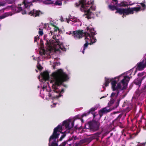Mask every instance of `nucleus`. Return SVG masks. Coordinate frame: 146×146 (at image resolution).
<instances>
[{"instance_id": "obj_1", "label": "nucleus", "mask_w": 146, "mask_h": 146, "mask_svg": "<svg viewBox=\"0 0 146 146\" xmlns=\"http://www.w3.org/2000/svg\"><path fill=\"white\" fill-rule=\"evenodd\" d=\"M52 75L54 79L51 81V82L52 83L53 81V82L52 85V87L53 89V91L55 93L59 94L58 95L54 96L53 98L58 99L63 96L61 94L64 92V89H62L60 91L58 87L61 85L64 82L68 81L69 78L68 75L61 69L53 72Z\"/></svg>"}, {"instance_id": "obj_2", "label": "nucleus", "mask_w": 146, "mask_h": 146, "mask_svg": "<svg viewBox=\"0 0 146 146\" xmlns=\"http://www.w3.org/2000/svg\"><path fill=\"white\" fill-rule=\"evenodd\" d=\"M115 2L112 1L110 5H108L109 8L111 11H113L116 10L115 13H118L120 15H123L122 17H125V15H128L130 14H133L134 11H135L137 12L140 11L141 7H134L132 8H118L117 5H115Z\"/></svg>"}, {"instance_id": "obj_3", "label": "nucleus", "mask_w": 146, "mask_h": 146, "mask_svg": "<svg viewBox=\"0 0 146 146\" xmlns=\"http://www.w3.org/2000/svg\"><path fill=\"white\" fill-rule=\"evenodd\" d=\"M130 80V78L127 76H125L124 78L121 80V83L122 84L123 87L121 88L120 83H118L116 87V90L115 92L111 93L110 97L111 98L110 101L108 103L109 106H110L114 102L115 100L117 97L119 93V90L121 89L123 90L126 88Z\"/></svg>"}, {"instance_id": "obj_4", "label": "nucleus", "mask_w": 146, "mask_h": 146, "mask_svg": "<svg viewBox=\"0 0 146 146\" xmlns=\"http://www.w3.org/2000/svg\"><path fill=\"white\" fill-rule=\"evenodd\" d=\"M86 30L89 32H85L84 36H85L86 43L83 46V50L82 53H84L85 49L87 48L89 44L92 45L96 42L97 40L94 36L96 35V31H94V28L90 27L89 26L86 28Z\"/></svg>"}, {"instance_id": "obj_5", "label": "nucleus", "mask_w": 146, "mask_h": 146, "mask_svg": "<svg viewBox=\"0 0 146 146\" xmlns=\"http://www.w3.org/2000/svg\"><path fill=\"white\" fill-rule=\"evenodd\" d=\"M75 5V6L76 7H79L81 5L80 9L82 11L85 13L84 15L86 16V17L88 19L94 18V14L91 11V10H95V9L92 6L89 9H88V6H87L86 0H80L79 3H76Z\"/></svg>"}, {"instance_id": "obj_6", "label": "nucleus", "mask_w": 146, "mask_h": 146, "mask_svg": "<svg viewBox=\"0 0 146 146\" xmlns=\"http://www.w3.org/2000/svg\"><path fill=\"white\" fill-rule=\"evenodd\" d=\"M52 37L54 40L44 38V40L46 41L45 44L46 46L48 48L53 46L56 51H59L60 49L63 51H66V49L64 47L62 43H60L58 39L55 38L56 36H53Z\"/></svg>"}, {"instance_id": "obj_7", "label": "nucleus", "mask_w": 146, "mask_h": 146, "mask_svg": "<svg viewBox=\"0 0 146 146\" xmlns=\"http://www.w3.org/2000/svg\"><path fill=\"white\" fill-rule=\"evenodd\" d=\"M61 129L62 127L60 125L54 129L53 133L49 139V146H58V140L56 141V139L59 137Z\"/></svg>"}, {"instance_id": "obj_8", "label": "nucleus", "mask_w": 146, "mask_h": 146, "mask_svg": "<svg viewBox=\"0 0 146 146\" xmlns=\"http://www.w3.org/2000/svg\"><path fill=\"white\" fill-rule=\"evenodd\" d=\"M100 125L99 121L93 119L86 123L84 128L86 129H89L91 131L95 132L99 129Z\"/></svg>"}, {"instance_id": "obj_9", "label": "nucleus", "mask_w": 146, "mask_h": 146, "mask_svg": "<svg viewBox=\"0 0 146 146\" xmlns=\"http://www.w3.org/2000/svg\"><path fill=\"white\" fill-rule=\"evenodd\" d=\"M113 80V78H110L105 77L104 85L105 87H107L108 86L109 83L111 82V87L113 91H115L116 90L115 88L117 82L116 80Z\"/></svg>"}, {"instance_id": "obj_10", "label": "nucleus", "mask_w": 146, "mask_h": 146, "mask_svg": "<svg viewBox=\"0 0 146 146\" xmlns=\"http://www.w3.org/2000/svg\"><path fill=\"white\" fill-rule=\"evenodd\" d=\"M43 14V13L39 10L33 9L28 13V14L34 17H39Z\"/></svg>"}, {"instance_id": "obj_11", "label": "nucleus", "mask_w": 146, "mask_h": 146, "mask_svg": "<svg viewBox=\"0 0 146 146\" xmlns=\"http://www.w3.org/2000/svg\"><path fill=\"white\" fill-rule=\"evenodd\" d=\"M73 36H74L75 39L77 38L80 39L82 37L83 34V31L76 30L75 31H73Z\"/></svg>"}, {"instance_id": "obj_12", "label": "nucleus", "mask_w": 146, "mask_h": 146, "mask_svg": "<svg viewBox=\"0 0 146 146\" xmlns=\"http://www.w3.org/2000/svg\"><path fill=\"white\" fill-rule=\"evenodd\" d=\"M70 122L68 121H63L62 125H60V126L62 127V126H65L66 128L67 129L66 131V132H67L68 133H70L69 131L71 129V127L69 126ZM61 129H62V128Z\"/></svg>"}, {"instance_id": "obj_13", "label": "nucleus", "mask_w": 146, "mask_h": 146, "mask_svg": "<svg viewBox=\"0 0 146 146\" xmlns=\"http://www.w3.org/2000/svg\"><path fill=\"white\" fill-rule=\"evenodd\" d=\"M145 67L143 62L142 61L137 63L136 69L139 70H142Z\"/></svg>"}, {"instance_id": "obj_14", "label": "nucleus", "mask_w": 146, "mask_h": 146, "mask_svg": "<svg viewBox=\"0 0 146 146\" xmlns=\"http://www.w3.org/2000/svg\"><path fill=\"white\" fill-rule=\"evenodd\" d=\"M122 114H121L119 115L113 121V123L114 124L119 125H121V123L119 122V120L122 117Z\"/></svg>"}, {"instance_id": "obj_15", "label": "nucleus", "mask_w": 146, "mask_h": 146, "mask_svg": "<svg viewBox=\"0 0 146 146\" xmlns=\"http://www.w3.org/2000/svg\"><path fill=\"white\" fill-rule=\"evenodd\" d=\"M42 78L45 81L48 80L49 79V73L47 71H44L41 74Z\"/></svg>"}, {"instance_id": "obj_16", "label": "nucleus", "mask_w": 146, "mask_h": 146, "mask_svg": "<svg viewBox=\"0 0 146 146\" xmlns=\"http://www.w3.org/2000/svg\"><path fill=\"white\" fill-rule=\"evenodd\" d=\"M144 79V77L141 78H137L135 79L134 81V84L140 87L141 85L142 81Z\"/></svg>"}, {"instance_id": "obj_17", "label": "nucleus", "mask_w": 146, "mask_h": 146, "mask_svg": "<svg viewBox=\"0 0 146 146\" xmlns=\"http://www.w3.org/2000/svg\"><path fill=\"white\" fill-rule=\"evenodd\" d=\"M101 132H98L92 135L91 136L92 140L96 139L97 140H99V138L101 135Z\"/></svg>"}, {"instance_id": "obj_18", "label": "nucleus", "mask_w": 146, "mask_h": 146, "mask_svg": "<svg viewBox=\"0 0 146 146\" xmlns=\"http://www.w3.org/2000/svg\"><path fill=\"white\" fill-rule=\"evenodd\" d=\"M116 5H117V6L123 7H128L129 5L127 4V2L124 1H123L121 2L119 4H118L117 3Z\"/></svg>"}, {"instance_id": "obj_19", "label": "nucleus", "mask_w": 146, "mask_h": 146, "mask_svg": "<svg viewBox=\"0 0 146 146\" xmlns=\"http://www.w3.org/2000/svg\"><path fill=\"white\" fill-rule=\"evenodd\" d=\"M110 111L108 110L107 109L106 107H105L100 110L99 112L100 116L102 115V113L108 112Z\"/></svg>"}, {"instance_id": "obj_20", "label": "nucleus", "mask_w": 146, "mask_h": 146, "mask_svg": "<svg viewBox=\"0 0 146 146\" xmlns=\"http://www.w3.org/2000/svg\"><path fill=\"white\" fill-rule=\"evenodd\" d=\"M97 109V108H91L88 111V112L90 113L93 114V116L94 118L96 116V115L95 113H94V112L95 111V110H96Z\"/></svg>"}, {"instance_id": "obj_21", "label": "nucleus", "mask_w": 146, "mask_h": 146, "mask_svg": "<svg viewBox=\"0 0 146 146\" xmlns=\"http://www.w3.org/2000/svg\"><path fill=\"white\" fill-rule=\"evenodd\" d=\"M121 99V98H119L116 101L115 103V106L113 107V109L116 108L118 107L119 105V102Z\"/></svg>"}, {"instance_id": "obj_22", "label": "nucleus", "mask_w": 146, "mask_h": 146, "mask_svg": "<svg viewBox=\"0 0 146 146\" xmlns=\"http://www.w3.org/2000/svg\"><path fill=\"white\" fill-rule=\"evenodd\" d=\"M62 0H57L55 3H54V5L61 6L62 5Z\"/></svg>"}, {"instance_id": "obj_23", "label": "nucleus", "mask_w": 146, "mask_h": 146, "mask_svg": "<svg viewBox=\"0 0 146 146\" xmlns=\"http://www.w3.org/2000/svg\"><path fill=\"white\" fill-rule=\"evenodd\" d=\"M145 72H142L141 73H139L137 76H138V78H142L144 77V79L145 78L146 75L144 76L145 74Z\"/></svg>"}, {"instance_id": "obj_24", "label": "nucleus", "mask_w": 146, "mask_h": 146, "mask_svg": "<svg viewBox=\"0 0 146 146\" xmlns=\"http://www.w3.org/2000/svg\"><path fill=\"white\" fill-rule=\"evenodd\" d=\"M92 140H93L91 136L85 139L83 141L84 142L89 143H90Z\"/></svg>"}, {"instance_id": "obj_25", "label": "nucleus", "mask_w": 146, "mask_h": 146, "mask_svg": "<svg viewBox=\"0 0 146 146\" xmlns=\"http://www.w3.org/2000/svg\"><path fill=\"white\" fill-rule=\"evenodd\" d=\"M54 2V1L52 0H46L45 1V3L46 4H53Z\"/></svg>"}, {"instance_id": "obj_26", "label": "nucleus", "mask_w": 146, "mask_h": 146, "mask_svg": "<svg viewBox=\"0 0 146 146\" xmlns=\"http://www.w3.org/2000/svg\"><path fill=\"white\" fill-rule=\"evenodd\" d=\"M9 14L8 13H5L3 15L0 16V19H4L9 16Z\"/></svg>"}, {"instance_id": "obj_27", "label": "nucleus", "mask_w": 146, "mask_h": 146, "mask_svg": "<svg viewBox=\"0 0 146 146\" xmlns=\"http://www.w3.org/2000/svg\"><path fill=\"white\" fill-rule=\"evenodd\" d=\"M66 144H68L70 146H71L72 145L71 144H68V141H65L62 142L59 146H65Z\"/></svg>"}, {"instance_id": "obj_28", "label": "nucleus", "mask_w": 146, "mask_h": 146, "mask_svg": "<svg viewBox=\"0 0 146 146\" xmlns=\"http://www.w3.org/2000/svg\"><path fill=\"white\" fill-rule=\"evenodd\" d=\"M52 26L54 27V32H56L57 31H58L59 32L60 31V30L59 29V28L58 27H56V25H52Z\"/></svg>"}, {"instance_id": "obj_29", "label": "nucleus", "mask_w": 146, "mask_h": 146, "mask_svg": "<svg viewBox=\"0 0 146 146\" xmlns=\"http://www.w3.org/2000/svg\"><path fill=\"white\" fill-rule=\"evenodd\" d=\"M15 10L17 12H19L22 10V7H15Z\"/></svg>"}, {"instance_id": "obj_30", "label": "nucleus", "mask_w": 146, "mask_h": 146, "mask_svg": "<svg viewBox=\"0 0 146 146\" xmlns=\"http://www.w3.org/2000/svg\"><path fill=\"white\" fill-rule=\"evenodd\" d=\"M66 131H64V133H63V135H61V137L59 139L60 141H62V139L65 137L66 136Z\"/></svg>"}, {"instance_id": "obj_31", "label": "nucleus", "mask_w": 146, "mask_h": 146, "mask_svg": "<svg viewBox=\"0 0 146 146\" xmlns=\"http://www.w3.org/2000/svg\"><path fill=\"white\" fill-rule=\"evenodd\" d=\"M76 139V137H74V136H72V137H70L66 141H68V143L69 142V141H70L72 140H74Z\"/></svg>"}, {"instance_id": "obj_32", "label": "nucleus", "mask_w": 146, "mask_h": 146, "mask_svg": "<svg viewBox=\"0 0 146 146\" xmlns=\"http://www.w3.org/2000/svg\"><path fill=\"white\" fill-rule=\"evenodd\" d=\"M6 1L7 3L9 4H12L15 2L14 0H6Z\"/></svg>"}, {"instance_id": "obj_33", "label": "nucleus", "mask_w": 146, "mask_h": 146, "mask_svg": "<svg viewBox=\"0 0 146 146\" xmlns=\"http://www.w3.org/2000/svg\"><path fill=\"white\" fill-rule=\"evenodd\" d=\"M38 34L40 36H42L43 34V30L41 29H39V31H38Z\"/></svg>"}, {"instance_id": "obj_34", "label": "nucleus", "mask_w": 146, "mask_h": 146, "mask_svg": "<svg viewBox=\"0 0 146 146\" xmlns=\"http://www.w3.org/2000/svg\"><path fill=\"white\" fill-rule=\"evenodd\" d=\"M89 114L90 113L88 112V111L87 113H84L81 115V117H84L86 116L87 115H89Z\"/></svg>"}, {"instance_id": "obj_35", "label": "nucleus", "mask_w": 146, "mask_h": 146, "mask_svg": "<svg viewBox=\"0 0 146 146\" xmlns=\"http://www.w3.org/2000/svg\"><path fill=\"white\" fill-rule=\"evenodd\" d=\"M37 68L39 70H42L43 69V67L40 64L37 66Z\"/></svg>"}, {"instance_id": "obj_36", "label": "nucleus", "mask_w": 146, "mask_h": 146, "mask_svg": "<svg viewBox=\"0 0 146 146\" xmlns=\"http://www.w3.org/2000/svg\"><path fill=\"white\" fill-rule=\"evenodd\" d=\"M140 4L141 6L143 7V10H144L146 7L145 5L143 3H141Z\"/></svg>"}, {"instance_id": "obj_37", "label": "nucleus", "mask_w": 146, "mask_h": 146, "mask_svg": "<svg viewBox=\"0 0 146 146\" xmlns=\"http://www.w3.org/2000/svg\"><path fill=\"white\" fill-rule=\"evenodd\" d=\"M142 62H143V63L145 65V66L146 67V54L145 56V59L143 60Z\"/></svg>"}, {"instance_id": "obj_38", "label": "nucleus", "mask_w": 146, "mask_h": 146, "mask_svg": "<svg viewBox=\"0 0 146 146\" xmlns=\"http://www.w3.org/2000/svg\"><path fill=\"white\" fill-rule=\"evenodd\" d=\"M39 36H37L35 37L34 40V41L35 42H37V39H38V38H39Z\"/></svg>"}, {"instance_id": "obj_39", "label": "nucleus", "mask_w": 146, "mask_h": 146, "mask_svg": "<svg viewBox=\"0 0 146 146\" xmlns=\"http://www.w3.org/2000/svg\"><path fill=\"white\" fill-rule=\"evenodd\" d=\"M66 33L69 35H70L71 34H73V33H72V31H70L69 32H66Z\"/></svg>"}, {"instance_id": "obj_40", "label": "nucleus", "mask_w": 146, "mask_h": 146, "mask_svg": "<svg viewBox=\"0 0 146 146\" xmlns=\"http://www.w3.org/2000/svg\"><path fill=\"white\" fill-rule=\"evenodd\" d=\"M112 1L115 2V5H116L117 3V0H112Z\"/></svg>"}, {"instance_id": "obj_41", "label": "nucleus", "mask_w": 146, "mask_h": 146, "mask_svg": "<svg viewBox=\"0 0 146 146\" xmlns=\"http://www.w3.org/2000/svg\"><path fill=\"white\" fill-rule=\"evenodd\" d=\"M22 13L23 15H24L26 14V12L25 11H23L22 12Z\"/></svg>"}, {"instance_id": "obj_42", "label": "nucleus", "mask_w": 146, "mask_h": 146, "mask_svg": "<svg viewBox=\"0 0 146 146\" xmlns=\"http://www.w3.org/2000/svg\"><path fill=\"white\" fill-rule=\"evenodd\" d=\"M74 121H73L71 123V125H72V126H71V128H72L74 126Z\"/></svg>"}, {"instance_id": "obj_43", "label": "nucleus", "mask_w": 146, "mask_h": 146, "mask_svg": "<svg viewBox=\"0 0 146 146\" xmlns=\"http://www.w3.org/2000/svg\"><path fill=\"white\" fill-rule=\"evenodd\" d=\"M60 20L61 21H62V22H63V21H64V20L63 19V18L62 17H61V18H60Z\"/></svg>"}, {"instance_id": "obj_44", "label": "nucleus", "mask_w": 146, "mask_h": 146, "mask_svg": "<svg viewBox=\"0 0 146 146\" xmlns=\"http://www.w3.org/2000/svg\"><path fill=\"white\" fill-rule=\"evenodd\" d=\"M5 5V4L4 3H2L0 4V5L1 6H4Z\"/></svg>"}, {"instance_id": "obj_45", "label": "nucleus", "mask_w": 146, "mask_h": 146, "mask_svg": "<svg viewBox=\"0 0 146 146\" xmlns=\"http://www.w3.org/2000/svg\"><path fill=\"white\" fill-rule=\"evenodd\" d=\"M143 128L145 130H146V124H145V126L143 127Z\"/></svg>"}, {"instance_id": "obj_46", "label": "nucleus", "mask_w": 146, "mask_h": 146, "mask_svg": "<svg viewBox=\"0 0 146 146\" xmlns=\"http://www.w3.org/2000/svg\"><path fill=\"white\" fill-rule=\"evenodd\" d=\"M137 70L136 69V70H135V73L134 74H133V75H135V73L137 72Z\"/></svg>"}, {"instance_id": "obj_47", "label": "nucleus", "mask_w": 146, "mask_h": 146, "mask_svg": "<svg viewBox=\"0 0 146 146\" xmlns=\"http://www.w3.org/2000/svg\"><path fill=\"white\" fill-rule=\"evenodd\" d=\"M75 129H78V127H77V125H76L75 127Z\"/></svg>"}, {"instance_id": "obj_48", "label": "nucleus", "mask_w": 146, "mask_h": 146, "mask_svg": "<svg viewBox=\"0 0 146 146\" xmlns=\"http://www.w3.org/2000/svg\"><path fill=\"white\" fill-rule=\"evenodd\" d=\"M119 76H118V77H115V79L116 78H117L118 79V80H119Z\"/></svg>"}, {"instance_id": "obj_49", "label": "nucleus", "mask_w": 146, "mask_h": 146, "mask_svg": "<svg viewBox=\"0 0 146 146\" xmlns=\"http://www.w3.org/2000/svg\"><path fill=\"white\" fill-rule=\"evenodd\" d=\"M50 33H51V35H52V33H53L52 31H50Z\"/></svg>"}, {"instance_id": "obj_50", "label": "nucleus", "mask_w": 146, "mask_h": 146, "mask_svg": "<svg viewBox=\"0 0 146 146\" xmlns=\"http://www.w3.org/2000/svg\"><path fill=\"white\" fill-rule=\"evenodd\" d=\"M131 88H132V87H131V86H130L129 87V89H131Z\"/></svg>"}, {"instance_id": "obj_51", "label": "nucleus", "mask_w": 146, "mask_h": 146, "mask_svg": "<svg viewBox=\"0 0 146 146\" xmlns=\"http://www.w3.org/2000/svg\"><path fill=\"white\" fill-rule=\"evenodd\" d=\"M145 88V89H146V84L145 85V88Z\"/></svg>"}, {"instance_id": "obj_52", "label": "nucleus", "mask_w": 146, "mask_h": 146, "mask_svg": "<svg viewBox=\"0 0 146 146\" xmlns=\"http://www.w3.org/2000/svg\"><path fill=\"white\" fill-rule=\"evenodd\" d=\"M63 86L64 87H67L66 86V85H63Z\"/></svg>"}, {"instance_id": "obj_53", "label": "nucleus", "mask_w": 146, "mask_h": 146, "mask_svg": "<svg viewBox=\"0 0 146 146\" xmlns=\"http://www.w3.org/2000/svg\"><path fill=\"white\" fill-rule=\"evenodd\" d=\"M24 4L25 6L26 7H27L25 3H24Z\"/></svg>"}, {"instance_id": "obj_54", "label": "nucleus", "mask_w": 146, "mask_h": 146, "mask_svg": "<svg viewBox=\"0 0 146 146\" xmlns=\"http://www.w3.org/2000/svg\"><path fill=\"white\" fill-rule=\"evenodd\" d=\"M55 67V66H53V68H54V67Z\"/></svg>"}, {"instance_id": "obj_55", "label": "nucleus", "mask_w": 146, "mask_h": 146, "mask_svg": "<svg viewBox=\"0 0 146 146\" xmlns=\"http://www.w3.org/2000/svg\"><path fill=\"white\" fill-rule=\"evenodd\" d=\"M46 35H44V37H46Z\"/></svg>"}, {"instance_id": "obj_56", "label": "nucleus", "mask_w": 146, "mask_h": 146, "mask_svg": "<svg viewBox=\"0 0 146 146\" xmlns=\"http://www.w3.org/2000/svg\"><path fill=\"white\" fill-rule=\"evenodd\" d=\"M36 71L37 72H38V71L37 70H36Z\"/></svg>"}, {"instance_id": "obj_57", "label": "nucleus", "mask_w": 146, "mask_h": 146, "mask_svg": "<svg viewBox=\"0 0 146 146\" xmlns=\"http://www.w3.org/2000/svg\"><path fill=\"white\" fill-rule=\"evenodd\" d=\"M42 54H44V53L43 52Z\"/></svg>"}, {"instance_id": "obj_58", "label": "nucleus", "mask_w": 146, "mask_h": 146, "mask_svg": "<svg viewBox=\"0 0 146 146\" xmlns=\"http://www.w3.org/2000/svg\"><path fill=\"white\" fill-rule=\"evenodd\" d=\"M87 4L88 5H89V3H87Z\"/></svg>"}, {"instance_id": "obj_59", "label": "nucleus", "mask_w": 146, "mask_h": 146, "mask_svg": "<svg viewBox=\"0 0 146 146\" xmlns=\"http://www.w3.org/2000/svg\"><path fill=\"white\" fill-rule=\"evenodd\" d=\"M103 138V137H102V138Z\"/></svg>"}, {"instance_id": "obj_60", "label": "nucleus", "mask_w": 146, "mask_h": 146, "mask_svg": "<svg viewBox=\"0 0 146 146\" xmlns=\"http://www.w3.org/2000/svg\"><path fill=\"white\" fill-rule=\"evenodd\" d=\"M68 144H70V143H68Z\"/></svg>"}, {"instance_id": "obj_61", "label": "nucleus", "mask_w": 146, "mask_h": 146, "mask_svg": "<svg viewBox=\"0 0 146 146\" xmlns=\"http://www.w3.org/2000/svg\"><path fill=\"white\" fill-rule=\"evenodd\" d=\"M103 88H104V87L103 86Z\"/></svg>"}]
</instances>
